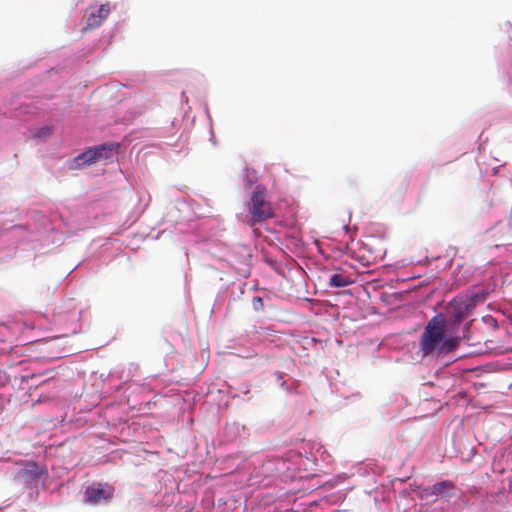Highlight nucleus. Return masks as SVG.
Wrapping results in <instances>:
<instances>
[{
	"mask_svg": "<svg viewBox=\"0 0 512 512\" xmlns=\"http://www.w3.org/2000/svg\"><path fill=\"white\" fill-rule=\"evenodd\" d=\"M446 333L445 320L441 315L433 317L426 325L420 339L422 356L440 355L443 338Z\"/></svg>",
	"mask_w": 512,
	"mask_h": 512,
	"instance_id": "1",
	"label": "nucleus"
},
{
	"mask_svg": "<svg viewBox=\"0 0 512 512\" xmlns=\"http://www.w3.org/2000/svg\"><path fill=\"white\" fill-rule=\"evenodd\" d=\"M248 210L251 214L250 224L264 222L274 217L272 204L266 199V190L261 186H257L252 192Z\"/></svg>",
	"mask_w": 512,
	"mask_h": 512,
	"instance_id": "2",
	"label": "nucleus"
},
{
	"mask_svg": "<svg viewBox=\"0 0 512 512\" xmlns=\"http://www.w3.org/2000/svg\"><path fill=\"white\" fill-rule=\"evenodd\" d=\"M118 148L119 144H103L92 147L79 154L74 159V162L76 163V167L89 165L101 158H109L113 152L118 150Z\"/></svg>",
	"mask_w": 512,
	"mask_h": 512,
	"instance_id": "3",
	"label": "nucleus"
},
{
	"mask_svg": "<svg viewBox=\"0 0 512 512\" xmlns=\"http://www.w3.org/2000/svg\"><path fill=\"white\" fill-rule=\"evenodd\" d=\"M111 11L110 4L107 2L100 5L98 8L90 7L89 13L86 14L85 29H95L99 27L105 19L109 16Z\"/></svg>",
	"mask_w": 512,
	"mask_h": 512,
	"instance_id": "4",
	"label": "nucleus"
},
{
	"mask_svg": "<svg viewBox=\"0 0 512 512\" xmlns=\"http://www.w3.org/2000/svg\"><path fill=\"white\" fill-rule=\"evenodd\" d=\"M85 496L88 503H100L112 498L113 488L107 484L93 485L86 489Z\"/></svg>",
	"mask_w": 512,
	"mask_h": 512,
	"instance_id": "5",
	"label": "nucleus"
},
{
	"mask_svg": "<svg viewBox=\"0 0 512 512\" xmlns=\"http://www.w3.org/2000/svg\"><path fill=\"white\" fill-rule=\"evenodd\" d=\"M453 489H454V485L452 482L447 481V480L441 481V482L434 484L433 486L424 488L421 492V498L427 499L431 496H436V497L444 496L448 492L452 491Z\"/></svg>",
	"mask_w": 512,
	"mask_h": 512,
	"instance_id": "6",
	"label": "nucleus"
},
{
	"mask_svg": "<svg viewBox=\"0 0 512 512\" xmlns=\"http://www.w3.org/2000/svg\"><path fill=\"white\" fill-rule=\"evenodd\" d=\"M451 306L455 312V318L457 321L462 320L469 312L473 310L467 303L466 297H456L451 302Z\"/></svg>",
	"mask_w": 512,
	"mask_h": 512,
	"instance_id": "7",
	"label": "nucleus"
},
{
	"mask_svg": "<svg viewBox=\"0 0 512 512\" xmlns=\"http://www.w3.org/2000/svg\"><path fill=\"white\" fill-rule=\"evenodd\" d=\"M488 295V290L480 289L476 292L468 293L465 297L467 298V303L474 309L478 304L483 303Z\"/></svg>",
	"mask_w": 512,
	"mask_h": 512,
	"instance_id": "8",
	"label": "nucleus"
},
{
	"mask_svg": "<svg viewBox=\"0 0 512 512\" xmlns=\"http://www.w3.org/2000/svg\"><path fill=\"white\" fill-rule=\"evenodd\" d=\"M352 283L353 280L350 277L341 273L331 275L328 282L329 286L337 288L346 287Z\"/></svg>",
	"mask_w": 512,
	"mask_h": 512,
	"instance_id": "9",
	"label": "nucleus"
},
{
	"mask_svg": "<svg viewBox=\"0 0 512 512\" xmlns=\"http://www.w3.org/2000/svg\"><path fill=\"white\" fill-rule=\"evenodd\" d=\"M459 339L458 338H443V344L441 346L440 354H447L456 349L458 346Z\"/></svg>",
	"mask_w": 512,
	"mask_h": 512,
	"instance_id": "10",
	"label": "nucleus"
},
{
	"mask_svg": "<svg viewBox=\"0 0 512 512\" xmlns=\"http://www.w3.org/2000/svg\"><path fill=\"white\" fill-rule=\"evenodd\" d=\"M252 306H253L254 310H256V311L262 310L264 308L263 299L259 296L254 297L252 300Z\"/></svg>",
	"mask_w": 512,
	"mask_h": 512,
	"instance_id": "11",
	"label": "nucleus"
},
{
	"mask_svg": "<svg viewBox=\"0 0 512 512\" xmlns=\"http://www.w3.org/2000/svg\"><path fill=\"white\" fill-rule=\"evenodd\" d=\"M51 134V128L49 127H44L42 128L40 131H39V135H44V136H48Z\"/></svg>",
	"mask_w": 512,
	"mask_h": 512,
	"instance_id": "12",
	"label": "nucleus"
}]
</instances>
